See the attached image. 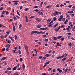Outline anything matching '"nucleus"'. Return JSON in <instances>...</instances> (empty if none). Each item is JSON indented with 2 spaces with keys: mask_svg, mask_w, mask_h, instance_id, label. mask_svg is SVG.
<instances>
[{
  "mask_svg": "<svg viewBox=\"0 0 75 75\" xmlns=\"http://www.w3.org/2000/svg\"><path fill=\"white\" fill-rule=\"evenodd\" d=\"M37 31H32V33H30L31 35L33 34H37Z\"/></svg>",
  "mask_w": 75,
  "mask_h": 75,
  "instance_id": "nucleus-1",
  "label": "nucleus"
},
{
  "mask_svg": "<svg viewBox=\"0 0 75 75\" xmlns=\"http://www.w3.org/2000/svg\"><path fill=\"white\" fill-rule=\"evenodd\" d=\"M12 2H14V5H17L18 4V1H12Z\"/></svg>",
  "mask_w": 75,
  "mask_h": 75,
  "instance_id": "nucleus-2",
  "label": "nucleus"
},
{
  "mask_svg": "<svg viewBox=\"0 0 75 75\" xmlns=\"http://www.w3.org/2000/svg\"><path fill=\"white\" fill-rule=\"evenodd\" d=\"M67 54L65 53L64 54H63V55L62 56V58H63L64 57H67Z\"/></svg>",
  "mask_w": 75,
  "mask_h": 75,
  "instance_id": "nucleus-3",
  "label": "nucleus"
},
{
  "mask_svg": "<svg viewBox=\"0 0 75 75\" xmlns=\"http://www.w3.org/2000/svg\"><path fill=\"white\" fill-rule=\"evenodd\" d=\"M25 49L26 50V51L28 52V47L27 46V45H25Z\"/></svg>",
  "mask_w": 75,
  "mask_h": 75,
  "instance_id": "nucleus-4",
  "label": "nucleus"
},
{
  "mask_svg": "<svg viewBox=\"0 0 75 75\" xmlns=\"http://www.w3.org/2000/svg\"><path fill=\"white\" fill-rule=\"evenodd\" d=\"M37 27L38 28H41V25L38 24L37 25Z\"/></svg>",
  "mask_w": 75,
  "mask_h": 75,
  "instance_id": "nucleus-5",
  "label": "nucleus"
},
{
  "mask_svg": "<svg viewBox=\"0 0 75 75\" xmlns=\"http://www.w3.org/2000/svg\"><path fill=\"white\" fill-rule=\"evenodd\" d=\"M57 70L58 71H59V73H61L62 72V70L60 69L59 68L57 69Z\"/></svg>",
  "mask_w": 75,
  "mask_h": 75,
  "instance_id": "nucleus-6",
  "label": "nucleus"
},
{
  "mask_svg": "<svg viewBox=\"0 0 75 75\" xmlns=\"http://www.w3.org/2000/svg\"><path fill=\"white\" fill-rule=\"evenodd\" d=\"M7 58V57H3L1 59V60L3 61V60H4L5 59H6Z\"/></svg>",
  "mask_w": 75,
  "mask_h": 75,
  "instance_id": "nucleus-7",
  "label": "nucleus"
},
{
  "mask_svg": "<svg viewBox=\"0 0 75 75\" xmlns=\"http://www.w3.org/2000/svg\"><path fill=\"white\" fill-rule=\"evenodd\" d=\"M51 7H52V5H49L48 6H47L46 7V8H51Z\"/></svg>",
  "mask_w": 75,
  "mask_h": 75,
  "instance_id": "nucleus-8",
  "label": "nucleus"
},
{
  "mask_svg": "<svg viewBox=\"0 0 75 75\" xmlns=\"http://www.w3.org/2000/svg\"><path fill=\"white\" fill-rule=\"evenodd\" d=\"M57 46H59V47H61V45L59 44V42H57Z\"/></svg>",
  "mask_w": 75,
  "mask_h": 75,
  "instance_id": "nucleus-9",
  "label": "nucleus"
},
{
  "mask_svg": "<svg viewBox=\"0 0 75 75\" xmlns=\"http://www.w3.org/2000/svg\"><path fill=\"white\" fill-rule=\"evenodd\" d=\"M36 20H37V21L39 22H40V21H41V20H40V18H36Z\"/></svg>",
  "mask_w": 75,
  "mask_h": 75,
  "instance_id": "nucleus-10",
  "label": "nucleus"
},
{
  "mask_svg": "<svg viewBox=\"0 0 75 75\" xmlns=\"http://www.w3.org/2000/svg\"><path fill=\"white\" fill-rule=\"evenodd\" d=\"M10 47V45L8 44L6 45L5 46V47H7V48H9Z\"/></svg>",
  "mask_w": 75,
  "mask_h": 75,
  "instance_id": "nucleus-11",
  "label": "nucleus"
},
{
  "mask_svg": "<svg viewBox=\"0 0 75 75\" xmlns=\"http://www.w3.org/2000/svg\"><path fill=\"white\" fill-rule=\"evenodd\" d=\"M59 58H61H61H62V56H61V57L59 56V57H57V59H59Z\"/></svg>",
  "mask_w": 75,
  "mask_h": 75,
  "instance_id": "nucleus-12",
  "label": "nucleus"
},
{
  "mask_svg": "<svg viewBox=\"0 0 75 75\" xmlns=\"http://www.w3.org/2000/svg\"><path fill=\"white\" fill-rule=\"evenodd\" d=\"M55 13H56V16H58V15L59 14V12H58L57 11H56L55 12Z\"/></svg>",
  "mask_w": 75,
  "mask_h": 75,
  "instance_id": "nucleus-13",
  "label": "nucleus"
},
{
  "mask_svg": "<svg viewBox=\"0 0 75 75\" xmlns=\"http://www.w3.org/2000/svg\"><path fill=\"white\" fill-rule=\"evenodd\" d=\"M47 58V57H45L42 58V60H44V61H45V59H46Z\"/></svg>",
  "mask_w": 75,
  "mask_h": 75,
  "instance_id": "nucleus-14",
  "label": "nucleus"
},
{
  "mask_svg": "<svg viewBox=\"0 0 75 75\" xmlns=\"http://www.w3.org/2000/svg\"><path fill=\"white\" fill-rule=\"evenodd\" d=\"M58 25V23H57V24H55L54 26L53 27V28H55L56 27H57V26Z\"/></svg>",
  "mask_w": 75,
  "mask_h": 75,
  "instance_id": "nucleus-15",
  "label": "nucleus"
},
{
  "mask_svg": "<svg viewBox=\"0 0 75 75\" xmlns=\"http://www.w3.org/2000/svg\"><path fill=\"white\" fill-rule=\"evenodd\" d=\"M67 57H66L64 58L63 59H62V61H65V60H66V59H67Z\"/></svg>",
  "mask_w": 75,
  "mask_h": 75,
  "instance_id": "nucleus-16",
  "label": "nucleus"
},
{
  "mask_svg": "<svg viewBox=\"0 0 75 75\" xmlns=\"http://www.w3.org/2000/svg\"><path fill=\"white\" fill-rule=\"evenodd\" d=\"M9 38L11 39V40L12 41H14V39H13V38L12 37H11V36H9Z\"/></svg>",
  "mask_w": 75,
  "mask_h": 75,
  "instance_id": "nucleus-17",
  "label": "nucleus"
},
{
  "mask_svg": "<svg viewBox=\"0 0 75 75\" xmlns=\"http://www.w3.org/2000/svg\"><path fill=\"white\" fill-rule=\"evenodd\" d=\"M74 13V12H73V11H68V13H69V14H72V13Z\"/></svg>",
  "mask_w": 75,
  "mask_h": 75,
  "instance_id": "nucleus-18",
  "label": "nucleus"
},
{
  "mask_svg": "<svg viewBox=\"0 0 75 75\" xmlns=\"http://www.w3.org/2000/svg\"><path fill=\"white\" fill-rule=\"evenodd\" d=\"M16 69H17V67H15L13 68V71L16 70Z\"/></svg>",
  "mask_w": 75,
  "mask_h": 75,
  "instance_id": "nucleus-19",
  "label": "nucleus"
},
{
  "mask_svg": "<svg viewBox=\"0 0 75 75\" xmlns=\"http://www.w3.org/2000/svg\"><path fill=\"white\" fill-rule=\"evenodd\" d=\"M52 16H56V14L55 13H53L52 14Z\"/></svg>",
  "mask_w": 75,
  "mask_h": 75,
  "instance_id": "nucleus-20",
  "label": "nucleus"
},
{
  "mask_svg": "<svg viewBox=\"0 0 75 75\" xmlns=\"http://www.w3.org/2000/svg\"><path fill=\"white\" fill-rule=\"evenodd\" d=\"M45 57H50V54H46L45 55Z\"/></svg>",
  "mask_w": 75,
  "mask_h": 75,
  "instance_id": "nucleus-21",
  "label": "nucleus"
},
{
  "mask_svg": "<svg viewBox=\"0 0 75 75\" xmlns=\"http://www.w3.org/2000/svg\"><path fill=\"white\" fill-rule=\"evenodd\" d=\"M62 37V36H58L57 38V39H60V38H61Z\"/></svg>",
  "mask_w": 75,
  "mask_h": 75,
  "instance_id": "nucleus-22",
  "label": "nucleus"
},
{
  "mask_svg": "<svg viewBox=\"0 0 75 75\" xmlns=\"http://www.w3.org/2000/svg\"><path fill=\"white\" fill-rule=\"evenodd\" d=\"M22 67L23 69L25 68V65H24V64H23Z\"/></svg>",
  "mask_w": 75,
  "mask_h": 75,
  "instance_id": "nucleus-23",
  "label": "nucleus"
},
{
  "mask_svg": "<svg viewBox=\"0 0 75 75\" xmlns=\"http://www.w3.org/2000/svg\"><path fill=\"white\" fill-rule=\"evenodd\" d=\"M64 39H65V38H62L60 40L62 41H64Z\"/></svg>",
  "mask_w": 75,
  "mask_h": 75,
  "instance_id": "nucleus-24",
  "label": "nucleus"
},
{
  "mask_svg": "<svg viewBox=\"0 0 75 75\" xmlns=\"http://www.w3.org/2000/svg\"><path fill=\"white\" fill-rule=\"evenodd\" d=\"M50 61L47 62L45 63V64L46 65H47V64H50Z\"/></svg>",
  "mask_w": 75,
  "mask_h": 75,
  "instance_id": "nucleus-25",
  "label": "nucleus"
},
{
  "mask_svg": "<svg viewBox=\"0 0 75 75\" xmlns=\"http://www.w3.org/2000/svg\"><path fill=\"white\" fill-rule=\"evenodd\" d=\"M52 27V26L50 24L49 25H48V27H49V28L50 27Z\"/></svg>",
  "mask_w": 75,
  "mask_h": 75,
  "instance_id": "nucleus-26",
  "label": "nucleus"
},
{
  "mask_svg": "<svg viewBox=\"0 0 75 75\" xmlns=\"http://www.w3.org/2000/svg\"><path fill=\"white\" fill-rule=\"evenodd\" d=\"M13 29L14 31H15V30H16V28H15V26H13Z\"/></svg>",
  "mask_w": 75,
  "mask_h": 75,
  "instance_id": "nucleus-27",
  "label": "nucleus"
},
{
  "mask_svg": "<svg viewBox=\"0 0 75 75\" xmlns=\"http://www.w3.org/2000/svg\"><path fill=\"white\" fill-rule=\"evenodd\" d=\"M43 38H46L47 37V35H43Z\"/></svg>",
  "mask_w": 75,
  "mask_h": 75,
  "instance_id": "nucleus-28",
  "label": "nucleus"
},
{
  "mask_svg": "<svg viewBox=\"0 0 75 75\" xmlns=\"http://www.w3.org/2000/svg\"><path fill=\"white\" fill-rule=\"evenodd\" d=\"M54 21H55L57 20V18L56 17H54L53 18Z\"/></svg>",
  "mask_w": 75,
  "mask_h": 75,
  "instance_id": "nucleus-29",
  "label": "nucleus"
},
{
  "mask_svg": "<svg viewBox=\"0 0 75 75\" xmlns=\"http://www.w3.org/2000/svg\"><path fill=\"white\" fill-rule=\"evenodd\" d=\"M55 31H56L57 32H58V29H57V28H55L54 29Z\"/></svg>",
  "mask_w": 75,
  "mask_h": 75,
  "instance_id": "nucleus-30",
  "label": "nucleus"
},
{
  "mask_svg": "<svg viewBox=\"0 0 75 75\" xmlns=\"http://www.w3.org/2000/svg\"><path fill=\"white\" fill-rule=\"evenodd\" d=\"M17 14H18V15L19 16H21V15L19 14V12H18V11H17Z\"/></svg>",
  "mask_w": 75,
  "mask_h": 75,
  "instance_id": "nucleus-31",
  "label": "nucleus"
},
{
  "mask_svg": "<svg viewBox=\"0 0 75 75\" xmlns=\"http://www.w3.org/2000/svg\"><path fill=\"white\" fill-rule=\"evenodd\" d=\"M20 62H22V61H23V59H22L21 58H20Z\"/></svg>",
  "mask_w": 75,
  "mask_h": 75,
  "instance_id": "nucleus-32",
  "label": "nucleus"
},
{
  "mask_svg": "<svg viewBox=\"0 0 75 75\" xmlns=\"http://www.w3.org/2000/svg\"><path fill=\"white\" fill-rule=\"evenodd\" d=\"M68 45L69 46V47H71V46H72L71 43H69Z\"/></svg>",
  "mask_w": 75,
  "mask_h": 75,
  "instance_id": "nucleus-33",
  "label": "nucleus"
},
{
  "mask_svg": "<svg viewBox=\"0 0 75 75\" xmlns=\"http://www.w3.org/2000/svg\"><path fill=\"white\" fill-rule=\"evenodd\" d=\"M22 27V25L21 24H20L19 26V28H21Z\"/></svg>",
  "mask_w": 75,
  "mask_h": 75,
  "instance_id": "nucleus-34",
  "label": "nucleus"
},
{
  "mask_svg": "<svg viewBox=\"0 0 75 75\" xmlns=\"http://www.w3.org/2000/svg\"><path fill=\"white\" fill-rule=\"evenodd\" d=\"M67 34H68V35H72V34H71V33H67Z\"/></svg>",
  "mask_w": 75,
  "mask_h": 75,
  "instance_id": "nucleus-35",
  "label": "nucleus"
},
{
  "mask_svg": "<svg viewBox=\"0 0 75 75\" xmlns=\"http://www.w3.org/2000/svg\"><path fill=\"white\" fill-rule=\"evenodd\" d=\"M15 40H17V36L16 35H15Z\"/></svg>",
  "mask_w": 75,
  "mask_h": 75,
  "instance_id": "nucleus-36",
  "label": "nucleus"
},
{
  "mask_svg": "<svg viewBox=\"0 0 75 75\" xmlns=\"http://www.w3.org/2000/svg\"><path fill=\"white\" fill-rule=\"evenodd\" d=\"M60 18H61L62 19L63 18V16L62 15H61L60 16Z\"/></svg>",
  "mask_w": 75,
  "mask_h": 75,
  "instance_id": "nucleus-37",
  "label": "nucleus"
},
{
  "mask_svg": "<svg viewBox=\"0 0 75 75\" xmlns=\"http://www.w3.org/2000/svg\"><path fill=\"white\" fill-rule=\"evenodd\" d=\"M50 21H51V19H48L47 21V23H49V22H50Z\"/></svg>",
  "mask_w": 75,
  "mask_h": 75,
  "instance_id": "nucleus-38",
  "label": "nucleus"
},
{
  "mask_svg": "<svg viewBox=\"0 0 75 75\" xmlns=\"http://www.w3.org/2000/svg\"><path fill=\"white\" fill-rule=\"evenodd\" d=\"M67 71H68V69H66L65 70H64V72H65V73H67Z\"/></svg>",
  "mask_w": 75,
  "mask_h": 75,
  "instance_id": "nucleus-39",
  "label": "nucleus"
},
{
  "mask_svg": "<svg viewBox=\"0 0 75 75\" xmlns=\"http://www.w3.org/2000/svg\"><path fill=\"white\" fill-rule=\"evenodd\" d=\"M28 10V8H27L25 9V11H27Z\"/></svg>",
  "mask_w": 75,
  "mask_h": 75,
  "instance_id": "nucleus-40",
  "label": "nucleus"
},
{
  "mask_svg": "<svg viewBox=\"0 0 75 75\" xmlns=\"http://www.w3.org/2000/svg\"><path fill=\"white\" fill-rule=\"evenodd\" d=\"M3 63H4V65H7V64L6 63V61H5L4 62H3Z\"/></svg>",
  "mask_w": 75,
  "mask_h": 75,
  "instance_id": "nucleus-41",
  "label": "nucleus"
},
{
  "mask_svg": "<svg viewBox=\"0 0 75 75\" xmlns=\"http://www.w3.org/2000/svg\"><path fill=\"white\" fill-rule=\"evenodd\" d=\"M7 70H11V68H10V67H8L7 68Z\"/></svg>",
  "mask_w": 75,
  "mask_h": 75,
  "instance_id": "nucleus-42",
  "label": "nucleus"
},
{
  "mask_svg": "<svg viewBox=\"0 0 75 75\" xmlns=\"http://www.w3.org/2000/svg\"><path fill=\"white\" fill-rule=\"evenodd\" d=\"M13 19L15 20H17V18H16L15 16L13 17Z\"/></svg>",
  "mask_w": 75,
  "mask_h": 75,
  "instance_id": "nucleus-43",
  "label": "nucleus"
},
{
  "mask_svg": "<svg viewBox=\"0 0 75 75\" xmlns=\"http://www.w3.org/2000/svg\"><path fill=\"white\" fill-rule=\"evenodd\" d=\"M38 8V6H35L33 8Z\"/></svg>",
  "mask_w": 75,
  "mask_h": 75,
  "instance_id": "nucleus-44",
  "label": "nucleus"
},
{
  "mask_svg": "<svg viewBox=\"0 0 75 75\" xmlns=\"http://www.w3.org/2000/svg\"><path fill=\"white\" fill-rule=\"evenodd\" d=\"M6 50V49H5V48H3L2 50V51H5Z\"/></svg>",
  "mask_w": 75,
  "mask_h": 75,
  "instance_id": "nucleus-45",
  "label": "nucleus"
},
{
  "mask_svg": "<svg viewBox=\"0 0 75 75\" xmlns=\"http://www.w3.org/2000/svg\"><path fill=\"white\" fill-rule=\"evenodd\" d=\"M51 69H52V68H50L48 69V71H51Z\"/></svg>",
  "mask_w": 75,
  "mask_h": 75,
  "instance_id": "nucleus-46",
  "label": "nucleus"
},
{
  "mask_svg": "<svg viewBox=\"0 0 75 75\" xmlns=\"http://www.w3.org/2000/svg\"><path fill=\"white\" fill-rule=\"evenodd\" d=\"M72 6V5H69L68 6V7H69V8H71Z\"/></svg>",
  "mask_w": 75,
  "mask_h": 75,
  "instance_id": "nucleus-47",
  "label": "nucleus"
},
{
  "mask_svg": "<svg viewBox=\"0 0 75 75\" xmlns=\"http://www.w3.org/2000/svg\"><path fill=\"white\" fill-rule=\"evenodd\" d=\"M56 6L57 7H59V5L58 4Z\"/></svg>",
  "mask_w": 75,
  "mask_h": 75,
  "instance_id": "nucleus-48",
  "label": "nucleus"
},
{
  "mask_svg": "<svg viewBox=\"0 0 75 75\" xmlns=\"http://www.w3.org/2000/svg\"><path fill=\"white\" fill-rule=\"evenodd\" d=\"M8 44H10L11 43V41L10 40H8Z\"/></svg>",
  "mask_w": 75,
  "mask_h": 75,
  "instance_id": "nucleus-49",
  "label": "nucleus"
},
{
  "mask_svg": "<svg viewBox=\"0 0 75 75\" xmlns=\"http://www.w3.org/2000/svg\"><path fill=\"white\" fill-rule=\"evenodd\" d=\"M62 20V19L61 18H59L58 19V20L59 21H61V20Z\"/></svg>",
  "mask_w": 75,
  "mask_h": 75,
  "instance_id": "nucleus-50",
  "label": "nucleus"
},
{
  "mask_svg": "<svg viewBox=\"0 0 75 75\" xmlns=\"http://www.w3.org/2000/svg\"><path fill=\"white\" fill-rule=\"evenodd\" d=\"M67 71L68 72H70V71H71V69H67Z\"/></svg>",
  "mask_w": 75,
  "mask_h": 75,
  "instance_id": "nucleus-51",
  "label": "nucleus"
},
{
  "mask_svg": "<svg viewBox=\"0 0 75 75\" xmlns=\"http://www.w3.org/2000/svg\"><path fill=\"white\" fill-rule=\"evenodd\" d=\"M0 37H1V38L2 39L4 38V36H1Z\"/></svg>",
  "mask_w": 75,
  "mask_h": 75,
  "instance_id": "nucleus-52",
  "label": "nucleus"
},
{
  "mask_svg": "<svg viewBox=\"0 0 75 75\" xmlns=\"http://www.w3.org/2000/svg\"><path fill=\"white\" fill-rule=\"evenodd\" d=\"M40 30H44V28H41L40 29Z\"/></svg>",
  "mask_w": 75,
  "mask_h": 75,
  "instance_id": "nucleus-53",
  "label": "nucleus"
},
{
  "mask_svg": "<svg viewBox=\"0 0 75 75\" xmlns=\"http://www.w3.org/2000/svg\"><path fill=\"white\" fill-rule=\"evenodd\" d=\"M4 9V8L3 7H2L0 9V10H3Z\"/></svg>",
  "mask_w": 75,
  "mask_h": 75,
  "instance_id": "nucleus-54",
  "label": "nucleus"
},
{
  "mask_svg": "<svg viewBox=\"0 0 75 75\" xmlns=\"http://www.w3.org/2000/svg\"><path fill=\"white\" fill-rule=\"evenodd\" d=\"M43 4V2H42L40 4V6L41 7H42V4Z\"/></svg>",
  "mask_w": 75,
  "mask_h": 75,
  "instance_id": "nucleus-55",
  "label": "nucleus"
},
{
  "mask_svg": "<svg viewBox=\"0 0 75 75\" xmlns=\"http://www.w3.org/2000/svg\"><path fill=\"white\" fill-rule=\"evenodd\" d=\"M16 50H12V52H13V53H14L15 52H16Z\"/></svg>",
  "mask_w": 75,
  "mask_h": 75,
  "instance_id": "nucleus-56",
  "label": "nucleus"
},
{
  "mask_svg": "<svg viewBox=\"0 0 75 75\" xmlns=\"http://www.w3.org/2000/svg\"><path fill=\"white\" fill-rule=\"evenodd\" d=\"M17 48H18V47H14V50H16L17 49Z\"/></svg>",
  "mask_w": 75,
  "mask_h": 75,
  "instance_id": "nucleus-57",
  "label": "nucleus"
},
{
  "mask_svg": "<svg viewBox=\"0 0 75 75\" xmlns=\"http://www.w3.org/2000/svg\"><path fill=\"white\" fill-rule=\"evenodd\" d=\"M18 53L19 54H21V51L20 50H18Z\"/></svg>",
  "mask_w": 75,
  "mask_h": 75,
  "instance_id": "nucleus-58",
  "label": "nucleus"
},
{
  "mask_svg": "<svg viewBox=\"0 0 75 75\" xmlns=\"http://www.w3.org/2000/svg\"><path fill=\"white\" fill-rule=\"evenodd\" d=\"M57 37H54V40H57Z\"/></svg>",
  "mask_w": 75,
  "mask_h": 75,
  "instance_id": "nucleus-59",
  "label": "nucleus"
},
{
  "mask_svg": "<svg viewBox=\"0 0 75 75\" xmlns=\"http://www.w3.org/2000/svg\"><path fill=\"white\" fill-rule=\"evenodd\" d=\"M66 3H69V1H66Z\"/></svg>",
  "mask_w": 75,
  "mask_h": 75,
  "instance_id": "nucleus-60",
  "label": "nucleus"
},
{
  "mask_svg": "<svg viewBox=\"0 0 75 75\" xmlns=\"http://www.w3.org/2000/svg\"><path fill=\"white\" fill-rule=\"evenodd\" d=\"M4 13H5V11H3L2 13V14H4Z\"/></svg>",
  "mask_w": 75,
  "mask_h": 75,
  "instance_id": "nucleus-61",
  "label": "nucleus"
},
{
  "mask_svg": "<svg viewBox=\"0 0 75 75\" xmlns=\"http://www.w3.org/2000/svg\"><path fill=\"white\" fill-rule=\"evenodd\" d=\"M42 58V56H40L39 58V59H41Z\"/></svg>",
  "mask_w": 75,
  "mask_h": 75,
  "instance_id": "nucleus-62",
  "label": "nucleus"
},
{
  "mask_svg": "<svg viewBox=\"0 0 75 75\" xmlns=\"http://www.w3.org/2000/svg\"><path fill=\"white\" fill-rule=\"evenodd\" d=\"M41 33H42V31L40 32H37V34H41Z\"/></svg>",
  "mask_w": 75,
  "mask_h": 75,
  "instance_id": "nucleus-63",
  "label": "nucleus"
},
{
  "mask_svg": "<svg viewBox=\"0 0 75 75\" xmlns=\"http://www.w3.org/2000/svg\"><path fill=\"white\" fill-rule=\"evenodd\" d=\"M22 8H23V6H21L20 7V10H22Z\"/></svg>",
  "mask_w": 75,
  "mask_h": 75,
  "instance_id": "nucleus-64",
  "label": "nucleus"
}]
</instances>
